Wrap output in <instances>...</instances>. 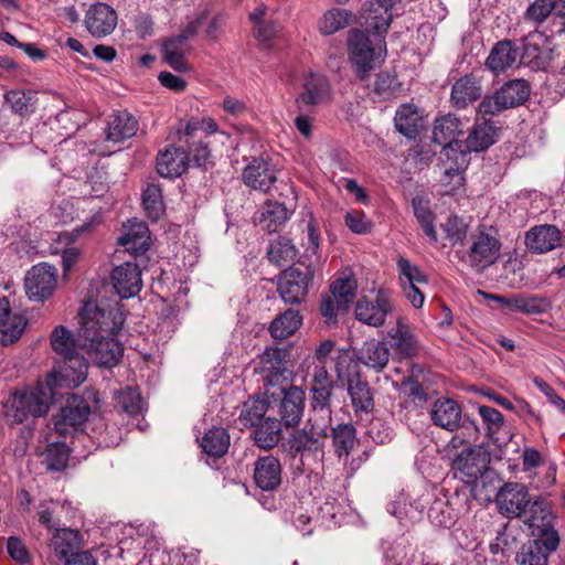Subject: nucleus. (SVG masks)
I'll use <instances>...</instances> for the list:
<instances>
[{"mask_svg": "<svg viewBox=\"0 0 565 565\" xmlns=\"http://www.w3.org/2000/svg\"><path fill=\"white\" fill-rule=\"evenodd\" d=\"M55 383L56 376L51 374L45 382L12 392L4 403V415L9 423L22 424L30 417L44 416L50 405L56 402Z\"/></svg>", "mask_w": 565, "mask_h": 565, "instance_id": "1", "label": "nucleus"}, {"mask_svg": "<svg viewBox=\"0 0 565 565\" xmlns=\"http://www.w3.org/2000/svg\"><path fill=\"white\" fill-rule=\"evenodd\" d=\"M265 395L270 398V415L286 427L296 426L305 408V392L289 381L281 384L265 385Z\"/></svg>", "mask_w": 565, "mask_h": 565, "instance_id": "2", "label": "nucleus"}, {"mask_svg": "<svg viewBox=\"0 0 565 565\" xmlns=\"http://www.w3.org/2000/svg\"><path fill=\"white\" fill-rule=\"evenodd\" d=\"M51 345L64 362V376L76 385L83 383L87 376L88 364L81 351L79 331L76 338L64 326H57L51 334Z\"/></svg>", "mask_w": 565, "mask_h": 565, "instance_id": "3", "label": "nucleus"}, {"mask_svg": "<svg viewBox=\"0 0 565 565\" xmlns=\"http://www.w3.org/2000/svg\"><path fill=\"white\" fill-rule=\"evenodd\" d=\"M348 49L351 62L356 66V75L364 79L374 67V61L386 53L384 36H374L360 29L349 32Z\"/></svg>", "mask_w": 565, "mask_h": 565, "instance_id": "4", "label": "nucleus"}, {"mask_svg": "<svg viewBox=\"0 0 565 565\" xmlns=\"http://www.w3.org/2000/svg\"><path fill=\"white\" fill-rule=\"evenodd\" d=\"M89 399L98 403V393L87 392V397L74 393L66 394L64 406L54 416V428L58 435L66 436L83 427L92 412Z\"/></svg>", "mask_w": 565, "mask_h": 565, "instance_id": "5", "label": "nucleus"}, {"mask_svg": "<svg viewBox=\"0 0 565 565\" xmlns=\"http://www.w3.org/2000/svg\"><path fill=\"white\" fill-rule=\"evenodd\" d=\"M316 269L305 263L292 265L282 270L277 280V291L285 303L299 305L305 301L313 284Z\"/></svg>", "mask_w": 565, "mask_h": 565, "instance_id": "6", "label": "nucleus"}, {"mask_svg": "<svg viewBox=\"0 0 565 565\" xmlns=\"http://www.w3.org/2000/svg\"><path fill=\"white\" fill-rule=\"evenodd\" d=\"M500 250L501 241L497 228L481 224L470 235V246L467 250L469 265L482 270L497 263Z\"/></svg>", "mask_w": 565, "mask_h": 565, "instance_id": "7", "label": "nucleus"}, {"mask_svg": "<svg viewBox=\"0 0 565 565\" xmlns=\"http://www.w3.org/2000/svg\"><path fill=\"white\" fill-rule=\"evenodd\" d=\"M530 92V85L526 81H509L493 95L483 97L478 106V114L482 117L495 116L509 108L518 107L527 100Z\"/></svg>", "mask_w": 565, "mask_h": 565, "instance_id": "8", "label": "nucleus"}, {"mask_svg": "<svg viewBox=\"0 0 565 565\" xmlns=\"http://www.w3.org/2000/svg\"><path fill=\"white\" fill-rule=\"evenodd\" d=\"M524 512L520 520L531 529L532 535L546 536L550 547H558L559 535L554 527L555 516L551 502L542 495L533 497Z\"/></svg>", "mask_w": 565, "mask_h": 565, "instance_id": "9", "label": "nucleus"}, {"mask_svg": "<svg viewBox=\"0 0 565 565\" xmlns=\"http://www.w3.org/2000/svg\"><path fill=\"white\" fill-rule=\"evenodd\" d=\"M126 317L119 308H96L81 317L79 334L115 337L122 328Z\"/></svg>", "mask_w": 565, "mask_h": 565, "instance_id": "10", "label": "nucleus"}, {"mask_svg": "<svg viewBox=\"0 0 565 565\" xmlns=\"http://www.w3.org/2000/svg\"><path fill=\"white\" fill-rule=\"evenodd\" d=\"M79 343L90 360L100 367L117 365L124 353L122 344L113 337L79 334Z\"/></svg>", "mask_w": 565, "mask_h": 565, "instance_id": "11", "label": "nucleus"}, {"mask_svg": "<svg viewBox=\"0 0 565 565\" xmlns=\"http://www.w3.org/2000/svg\"><path fill=\"white\" fill-rule=\"evenodd\" d=\"M57 284V269L47 264L34 265L25 275L24 288L30 300L42 302L51 298Z\"/></svg>", "mask_w": 565, "mask_h": 565, "instance_id": "12", "label": "nucleus"}, {"mask_svg": "<svg viewBox=\"0 0 565 565\" xmlns=\"http://www.w3.org/2000/svg\"><path fill=\"white\" fill-rule=\"evenodd\" d=\"M465 132V124L460 118L452 114H447L435 120L433 129V142L440 146L446 156L450 158V152L457 151L462 157L463 140L460 139Z\"/></svg>", "mask_w": 565, "mask_h": 565, "instance_id": "13", "label": "nucleus"}, {"mask_svg": "<svg viewBox=\"0 0 565 565\" xmlns=\"http://www.w3.org/2000/svg\"><path fill=\"white\" fill-rule=\"evenodd\" d=\"M397 0H367L362 7L364 32L384 36L393 21L392 9Z\"/></svg>", "mask_w": 565, "mask_h": 565, "instance_id": "14", "label": "nucleus"}, {"mask_svg": "<svg viewBox=\"0 0 565 565\" xmlns=\"http://www.w3.org/2000/svg\"><path fill=\"white\" fill-rule=\"evenodd\" d=\"M533 497L525 484L519 482L504 483L497 493L495 503L505 518H522L525 508Z\"/></svg>", "mask_w": 565, "mask_h": 565, "instance_id": "15", "label": "nucleus"}, {"mask_svg": "<svg viewBox=\"0 0 565 565\" xmlns=\"http://www.w3.org/2000/svg\"><path fill=\"white\" fill-rule=\"evenodd\" d=\"M490 463V454L482 445H476L463 449L452 461V469L460 472L472 483L483 475Z\"/></svg>", "mask_w": 565, "mask_h": 565, "instance_id": "16", "label": "nucleus"}, {"mask_svg": "<svg viewBox=\"0 0 565 565\" xmlns=\"http://www.w3.org/2000/svg\"><path fill=\"white\" fill-rule=\"evenodd\" d=\"M330 92V83L326 76L309 74L296 98L297 111L315 113L316 107L328 99Z\"/></svg>", "mask_w": 565, "mask_h": 565, "instance_id": "17", "label": "nucleus"}, {"mask_svg": "<svg viewBox=\"0 0 565 565\" xmlns=\"http://www.w3.org/2000/svg\"><path fill=\"white\" fill-rule=\"evenodd\" d=\"M110 284L121 299H129L142 288L141 270L131 262L116 266L110 273Z\"/></svg>", "mask_w": 565, "mask_h": 565, "instance_id": "18", "label": "nucleus"}, {"mask_svg": "<svg viewBox=\"0 0 565 565\" xmlns=\"http://www.w3.org/2000/svg\"><path fill=\"white\" fill-rule=\"evenodd\" d=\"M85 26L94 38L110 34L117 25V13L108 4L96 2L89 7L85 15Z\"/></svg>", "mask_w": 565, "mask_h": 565, "instance_id": "19", "label": "nucleus"}, {"mask_svg": "<svg viewBox=\"0 0 565 565\" xmlns=\"http://www.w3.org/2000/svg\"><path fill=\"white\" fill-rule=\"evenodd\" d=\"M482 94V76H479L477 73L466 74L454 83L450 103L458 109H465L481 98Z\"/></svg>", "mask_w": 565, "mask_h": 565, "instance_id": "20", "label": "nucleus"}, {"mask_svg": "<svg viewBox=\"0 0 565 565\" xmlns=\"http://www.w3.org/2000/svg\"><path fill=\"white\" fill-rule=\"evenodd\" d=\"M242 179L248 188L265 193L277 180L273 166L263 158H254L244 168Z\"/></svg>", "mask_w": 565, "mask_h": 565, "instance_id": "21", "label": "nucleus"}, {"mask_svg": "<svg viewBox=\"0 0 565 565\" xmlns=\"http://www.w3.org/2000/svg\"><path fill=\"white\" fill-rule=\"evenodd\" d=\"M390 349L384 341L370 339L360 348H353V356L376 373L382 372L390 361Z\"/></svg>", "mask_w": 565, "mask_h": 565, "instance_id": "22", "label": "nucleus"}, {"mask_svg": "<svg viewBox=\"0 0 565 565\" xmlns=\"http://www.w3.org/2000/svg\"><path fill=\"white\" fill-rule=\"evenodd\" d=\"M392 309L390 300L382 291H379L374 301H370L366 298L358 300L355 305V317L365 324L380 327L385 322V318Z\"/></svg>", "mask_w": 565, "mask_h": 565, "instance_id": "23", "label": "nucleus"}, {"mask_svg": "<svg viewBox=\"0 0 565 565\" xmlns=\"http://www.w3.org/2000/svg\"><path fill=\"white\" fill-rule=\"evenodd\" d=\"M499 138V128H497L490 120L483 119L476 121L469 131L467 138L463 140L462 159L469 152H480L487 150Z\"/></svg>", "mask_w": 565, "mask_h": 565, "instance_id": "24", "label": "nucleus"}, {"mask_svg": "<svg viewBox=\"0 0 565 565\" xmlns=\"http://www.w3.org/2000/svg\"><path fill=\"white\" fill-rule=\"evenodd\" d=\"M282 468L273 455L259 457L254 463V481L263 491H274L281 483Z\"/></svg>", "mask_w": 565, "mask_h": 565, "instance_id": "25", "label": "nucleus"}, {"mask_svg": "<svg viewBox=\"0 0 565 565\" xmlns=\"http://www.w3.org/2000/svg\"><path fill=\"white\" fill-rule=\"evenodd\" d=\"M388 335L392 338V348L401 359H412L417 355L419 351V343L411 328L408 320L399 316L396 320V326L393 328Z\"/></svg>", "mask_w": 565, "mask_h": 565, "instance_id": "26", "label": "nucleus"}, {"mask_svg": "<svg viewBox=\"0 0 565 565\" xmlns=\"http://www.w3.org/2000/svg\"><path fill=\"white\" fill-rule=\"evenodd\" d=\"M561 232L554 225H537L526 232L524 244L532 253L543 254L559 245Z\"/></svg>", "mask_w": 565, "mask_h": 565, "instance_id": "27", "label": "nucleus"}, {"mask_svg": "<svg viewBox=\"0 0 565 565\" xmlns=\"http://www.w3.org/2000/svg\"><path fill=\"white\" fill-rule=\"evenodd\" d=\"M286 350L279 348L267 349L260 356V372L263 374L264 386L269 384H281L287 382Z\"/></svg>", "mask_w": 565, "mask_h": 565, "instance_id": "28", "label": "nucleus"}, {"mask_svg": "<svg viewBox=\"0 0 565 565\" xmlns=\"http://www.w3.org/2000/svg\"><path fill=\"white\" fill-rule=\"evenodd\" d=\"M189 154L182 148L169 146L157 157V171L164 178H178L188 169Z\"/></svg>", "mask_w": 565, "mask_h": 565, "instance_id": "29", "label": "nucleus"}, {"mask_svg": "<svg viewBox=\"0 0 565 565\" xmlns=\"http://www.w3.org/2000/svg\"><path fill=\"white\" fill-rule=\"evenodd\" d=\"M461 414V407L455 399L438 398L433 404L430 418L434 425L448 431H455L459 427Z\"/></svg>", "mask_w": 565, "mask_h": 565, "instance_id": "30", "label": "nucleus"}, {"mask_svg": "<svg viewBox=\"0 0 565 565\" xmlns=\"http://www.w3.org/2000/svg\"><path fill=\"white\" fill-rule=\"evenodd\" d=\"M333 388L334 382L330 377L326 367H316L310 386L311 408H331V397Z\"/></svg>", "mask_w": 565, "mask_h": 565, "instance_id": "31", "label": "nucleus"}, {"mask_svg": "<svg viewBox=\"0 0 565 565\" xmlns=\"http://www.w3.org/2000/svg\"><path fill=\"white\" fill-rule=\"evenodd\" d=\"M118 244L134 256L143 255L150 246L149 228L143 222L131 223L118 238Z\"/></svg>", "mask_w": 565, "mask_h": 565, "instance_id": "32", "label": "nucleus"}, {"mask_svg": "<svg viewBox=\"0 0 565 565\" xmlns=\"http://www.w3.org/2000/svg\"><path fill=\"white\" fill-rule=\"evenodd\" d=\"M289 211L285 204L267 201L255 216L256 224L268 233L278 232L289 218Z\"/></svg>", "mask_w": 565, "mask_h": 565, "instance_id": "33", "label": "nucleus"}, {"mask_svg": "<svg viewBox=\"0 0 565 565\" xmlns=\"http://www.w3.org/2000/svg\"><path fill=\"white\" fill-rule=\"evenodd\" d=\"M557 547H550V544L544 537H535L523 544L516 554L518 565H547L548 555L556 551Z\"/></svg>", "mask_w": 565, "mask_h": 565, "instance_id": "34", "label": "nucleus"}, {"mask_svg": "<svg viewBox=\"0 0 565 565\" xmlns=\"http://www.w3.org/2000/svg\"><path fill=\"white\" fill-rule=\"evenodd\" d=\"M334 454L339 459L348 460L359 445L356 429L352 424L341 423L331 428Z\"/></svg>", "mask_w": 565, "mask_h": 565, "instance_id": "35", "label": "nucleus"}, {"mask_svg": "<svg viewBox=\"0 0 565 565\" xmlns=\"http://www.w3.org/2000/svg\"><path fill=\"white\" fill-rule=\"evenodd\" d=\"M519 55V47L511 40H502L490 51L486 66L492 72H502L515 64Z\"/></svg>", "mask_w": 565, "mask_h": 565, "instance_id": "36", "label": "nucleus"}, {"mask_svg": "<svg viewBox=\"0 0 565 565\" xmlns=\"http://www.w3.org/2000/svg\"><path fill=\"white\" fill-rule=\"evenodd\" d=\"M51 546L54 555L66 562L73 557L82 547V536L76 530L57 529L51 540Z\"/></svg>", "mask_w": 565, "mask_h": 565, "instance_id": "37", "label": "nucleus"}, {"mask_svg": "<svg viewBox=\"0 0 565 565\" xmlns=\"http://www.w3.org/2000/svg\"><path fill=\"white\" fill-rule=\"evenodd\" d=\"M266 415H270V398L265 394L254 395L243 404L238 419L244 427L250 428L264 420Z\"/></svg>", "mask_w": 565, "mask_h": 565, "instance_id": "38", "label": "nucleus"}, {"mask_svg": "<svg viewBox=\"0 0 565 565\" xmlns=\"http://www.w3.org/2000/svg\"><path fill=\"white\" fill-rule=\"evenodd\" d=\"M138 131L137 119L127 110L118 111L110 117L107 140L115 142L134 137Z\"/></svg>", "mask_w": 565, "mask_h": 565, "instance_id": "39", "label": "nucleus"}, {"mask_svg": "<svg viewBox=\"0 0 565 565\" xmlns=\"http://www.w3.org/2000/svg\"><path fill=\"white\" fill-rule=\"evenodd\" d=\"M189 50V43H183L181 39L175 36L167 39L161 45L163 61L177 72L190 71V65L184 58Z\"/></svg>", "mask_w": 565, "mask_h": 565, "instance_id": "40", "label": "nucleus"}, {"mask_svg": "<svg viewBox=\"0 0 565 565\" xmlns=\"http://www.w3.org/2000/svg\"><path fill=\"white\" fill-rule=\"evenodd\" d=\"M348 392L355 413H370L373 411L374 398L366 381L361 380L360 376L350 377L348 380Z\"/></svg>", "mask_w": 565, "mask_h": 565, "instance_id": "41", "label": "nucleus"}, {"mask_svg": "<svg viewBox=\"0 0 565 565\" xmlns=\"http://www.w3.org/2000/svg\"><path fill=\"white\" fill-rule=\"evenodd\" d=\"M324 441V437H318L313 435V430L305 427L303 429L297 430L289 438L288 452L294 457L305 451L323 452Z\"/></svg>", "mask_w": 565, "mask_h": 565, "instance_id": "42", "label": "nucleus"}, {"mask_svg": "<svg viewBox=\"0 0 565 565\" xmlns=\"http://www.w3.org/2000/svg\"><path fill=\"white\" fill-rule=\"evenodd\" d=\"M281 425L277 417L267 415V417L254 426V440L257 446L264 449H271L281 439Z\"/></svg>", "mask_w": 565, "mask_h": 565, "instance_id": "43", "label": "nucleus"}, {"mask_svg": "<svg viewBox=\"0 0 565 565\" xmlns=\"http://www.w3.org/2000/svg\"><path fill=\"white\" fill-rule=\"evenodd\" d=\"M395 128L407 138H416L420 127V116L414 105H402L394 118Z\"/></svg>", "mask_w": 565, "mask_h": 565, "instance_id": "44", "label": "nucleus"}, {"mask_svg": "<svg viewBox=\"0 0 565 565\" xmlns=\"http://www.w3.org/2000/svg\"><path fill=\"white\" fill-rule=\"evenodd\" d=\"M302 317L298 310L287 309L270 323L269 331L273 338L284 340L294 334L301 326Z\"/></svg>", "mask_w": 565, "mask_h": 565, "instance_id": "45", "label": "nucleus"}, {"mask_svg": "<svg viewBox=\"0 0 565 565\" xmlns=\"http://www.w3.org/2000/svg\"><path fill=\"white\" fill-rule=\"evenodd\" d=\"M201 447L206 455L220 458L227 452L230 435L224 428L214 427L205 433L201 441Z\"/></svg>", "mask_w": 565, "mask_h": 565, "instance_id": "46", "label": "nucleus"}, {"mask_svg": "<svg viewBox=\"0 0 565 565\" xmlns=\"http://www.w3.org/2000/svg\"><path fill=\"white\" fill-rule=\"evenodd\" d=\"M4 100L13 113L25 117L34 113L38 98L34 90L12 89L4 94Z\"/></svg>", "mask_w": 565, "mask_h": 565, "instance_id": "47", "label": "nucleus"}, {"mask_svg": "<svg viewBox=\"0 0 565 565\" xmlns=\"http://www.w3.org/2000/svg\"><path fill=\"white\" fill-rule=\"evenodd\" d=\"M354 20V15L344 9H331L324 13L319 23L320 31L330 35L348 26Z\"/></svg>", "mask_w": 565, "mask_h": 565, "instance_id": "48", "label": "nucleus"}, {"mask_svg": "<svg viewBox=\"0 0 565 565\" xmlns=\"http://www.w3.org/2000/svg\"><path fill=\"white\" fill-rule=\"evenodd\" d=\"M267 256L270 263L280 265L294 260L297 256V248L288 237L278 236L269 243Z\"/></svg>", "mask_w": 565, "mask_h": 565, "instance_id": "49", "label": "nucleus"}, {"mask_svg": "<svg viewBox=\"0 0 565 565\" xmlns=\"http://www.w3.org/2000/svg\"><path fill=\"white\" fill-rule=\"evenodd\" d=\"M478 412L482 418L487 437L494 444L501 445L502 441L497 434L504 425L503 415L495 408L486 405L479 406Z\"/></svg>", "mask_w": 565, "mask_h": 565, "instance_id": "50", "label": "nucleus"}, {"mask_svg": "<svg viewBox=\"0 0 565 565\" xmlns=\"http://www.w3.org/2000/svg\"><path fill=\"white\" fill-rule=\"evenodd\" d=\"M43 457L47 470L61 471L67 466L70 449L65 443L55 441L46 447Z\"/></svg>", "mask_w": 565, "mask_h": 565, "instance_id": "51", "label": "nucleus"}, {"mask_svg": "<svg viewBox=\"0 0 565 565\" xmlns=\"http://www.w3.org/2000/svg\"><path fill=\"white\" fill-rule=\"evenodd\" d=\"M115 407L129 414L136 415L142 409V398L137 388L126 387L114 393Z\"/></svg>", "mask_w": 565, "mask_h": 565, "instance_id": "52", "label": "nucleus"}, {"mask_svg": "<svg viewBox=\"0 0 565 565\" xmlns=\"http://www.w3.org/2000/svg\"><path fill=\"white\" fill-rule=\"evenodd\" d=\"M142 204L148 217L158 221L164 213L161 188L157 184H148L142 193Z\"/></svg>", "mask_w": 565, "mask_h": 565, "instance_id": "53", "label": "nucleus"}, {"mask_svg": "<svg viewBox=\"0 0 565 565\" xmlns=\"http://www.w3.org/2000/svg\"><path fill=\"white\" fill-rule=\"evenodd\" d=\"M412 205L414 214L423 231L430 238L431 242L436 243L438 241V236L434 225V215L427 202H425L420 198H414L412 201Z\"/></svg>", "mask_w": 565, "mask_h": 565, "instance_id": "54", "label": "nucleus"}, {"mask_svg": "<svg viewBox=\"0 0 565 565\" xmlns=\"http://www.w3.org/2000/svg\"><path fill=\"white\" fill-rule=\"evenodd\" d=\"M332 420L331 408H311V415L306 424V427L313 430V435L318 437H329V427Z\"/></svg>", "mask_w": 565, "mask_h": 565, "instance_id": "55", "label": "nucleus"}, {"mask_svg": "<svg viewBox=\"0 0 565 565\" xmlns=\"http://www.w3.org/2000/svg\"><path fill=\"white\" fill-rule=\"evenodd\" d=\"M356 282L351 278H339L330 287V292L335 296L344 308L355 298Z\"/></svg>", "mask_w": 565, "mask_h": 565, "instance_id": "56", "label": "nucleus"}, {"mask_svg": "<svg viewBox=\"0 0 565 565\" xmlns=\"http://www.w3.org/2000/svg\"><path fill=\"white\" fill-rule=\"evenodd\" d=\"M401 90V83L398 82L395 75L390 74L388 72H381L377 74L375 81L374 92L387 99L396 96Z\"/></svg>", "mask_w": 565, "mask_h": 565, "instance_id": "57", "label": "nucleus"}, {"mask_svg": "<svg viewBox=\"0 0 565 565\" xmlns=\"http://www.w3.org/2000/svg\"><path fill=\"white\" fill-rule=\"evenodd\" d=\"M444 230L452 245L462 244L468 233V224L462 218L451 215L444 224Z\"/></svg>", "mask_w": 565, "mask_h": 565, "instance_id": "58", "label": "nucleus"}, {"mask_svg": "<svg viewBox=\"0 0 565 565\" xmlns=\"http://www.w3.org/2000/svg\"><path fill=\"white\" fill-rule=\"evenodd\" d=\"M518 303L515 312H523L526 315H540L550 308V303L544 299L536 296L523 297L518 296Z\"/></svg>", "mask_w": 565, "mask_h": 565, "instance_id": "59", "label": "nucleus"}, {"mask_svg": "<svg viewBox=\"0 0 565 565\" xmlns=\"http://www.w3.org/2000/svg\"><path fill=\"white\" fill-rule=\"evenodd\" d=\"M397 266L401 273V281L406 285H412L416 282H427V277L423 274L419 268L404 257H399L397 260Z\"/></svg>", "mask_w": 565, "mask_h": 565, "instance_id": "60", "label": "nucleus"}, {"mask_svg": "<svg viewBox=\"0 0 565 565\" xmlns=\"http://www.w3.org/2000/svg\"><path fill=\"white\" fill-rule=\"evenodd\" d=\"M554 0H535L526 10L525 17L537 24L546 20L554 11Z\"/></svg>", "mask_w": 565, "mask_h": 565, "instance_id": "61", "label": "nucleus"}, {"mask_svg": "<svg viewBox=\"0 0 565 565\" xmlns=\"http://www.w3.org/2000/svg\"><path fill=\"white\" fill-rule=\"evenodd\" d=\"M348 308H344L342 303L333 296L331 292L322 296L320 301V313L323 318L327 319V322H334L337 320V316L339 311H345Z\"/></svg>", "mask_w": 565, "mask_h": 565, "instance_id": "62", "label": "nucleus"}, {"mask_svg": "<svg viewBox=\"0 0 565 565\" xmlns=\"http://www.w3.org/2000/svg\"><path fill=\"white\" fill-rule=\"evenodd\" d=\"M461 429L462 438L459 436H456L452 438V441H458L459 444L462 443H471L477 441L480 435V429L476 422L471 419L468 415L461 414V419L459 422V427Z\"/></svg>", "mask_w": 565, "mask_h": 565, "instance_id": "63", "label": "nucleus"}, {"mask_svg": "<svg viewBox=\"0 0 565 565\" xmlns=\"http://www.w3.org/2000/svg\"><path fill=\"white\" fill-rule=\"evenodd\" d=\"M26 326V321L23 317H20V316H15L13 318V321L12 323L10 324V327H8L7 329H4L2 331V342L3 343H8V342H14L17 341L22 332L24 331V328Z\"/></svg>", "mask_w": 565, "mask_h": 565, "instance_id": "64", "label": "nucleus"}]
</instances>
